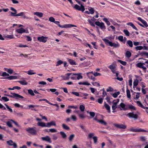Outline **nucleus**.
I'll list each match as a JSON object with an SVG mask.
<instances>
[{
    "label": "nucleus",
    "instance_id": "nucleus-29",
    "mask_svg": "<svg viewBox=\"0 0 148 148\" xmlns=\"http://www.w3.org/2000/svg\"><path fill=\"white\" fill-rule=\"evenodd\" d=\"M139 54L141 56H143V55H145L146 56H148V53L147 52L143 51L140 52L139 51Z\"/></svg>",
    "mask_w": 148,
    "mask_h": 148
},
{
    "label": "nucleus",
    "instance_id": "nucleus-49",
    "mask_svg": "<svg viewBox=\"0 0 148 148\" xmlns=\"http://www.w3.org/2000/svg\"><path fill=\"white\" fill-rule=\"evenodd\" d=\"M135 49L137 51L143 49V47L142 46H137L135 47Z\"/></svg>",
    "mask_w": 148,
    "mask_h": 148
},
{
    "label": "nucleus",
    "instance_id": "nucleus-62",
    "mask_svg": "<svg viewBox=\"0 0 148 148\" xmlns=\"http://www.w3.org/2000/svg\"><path fill=\"white\" fill-rule=\"evenodd\" d=\"M49 20L50 21L54 23L55 21V19L53 17H50L49 18Z\"/></svg>",
    "mask_w": 148,
    "mask_h": 148
},
{
    "label": "nucleus",
    "instance_id": "nucleus-11",
    "mask_svg": "<svg viewBox=\"0 0 148 148\" xmlns=\"http://www.w3.org/2000/svg\"><path fill=\"white\" fill-rule=\"evenodd\" d=\"M47 37H44L42 36L41 37H38L37 38L38 40L40 42H45L47 40Z\"/></svg>",
    "mask_w": 148,
    "mask_h": 148
},
{
    "label": "nucleus",
    "instance_id": "nucleus-21",
    "mask_svg": "<svg viewBox=\"0 0 148 148\" xmlns=\"http://www.w3.org/2000/svg\"><path fill=\"white\" fill-rule=\"evenodd\" d=\"M4 70L10 74H12L13 72V70L11 69H8L6 68H4Z\"/></svg>",
    "mask_w": 148,
    "mask_h": 148
},
{
    "label": "nucleus",
    "instance_id": "nucleus-2",
    "mask_svg": "<svg viewBox=\"0 0 148 148\" xmlns=\"http://www.w3.org/2000/svg\"><path fill=\"white\" fill-rule=\"evenodd\" d=\"M103 40L107 45H108L110 46L113 47L115 48L118 47L119 46V45L118 42L117 43L112 42L106 38Z\"/></svg>",
    "mask_w": 148,
    "mask_h": 148
},
{
    "label": "nucleus",
    "instance_id": "nucleus-16",
    "mask_svg": "<svg viewBox=\"0 0 148 148\" xmlns=\"http://www.w3.org/2000/svg\"><path fill=\"white\" fill-rule=\"evenodd\" d=\"M16 32L20 33V34H22L23 33H24L25 32V29H24L23 28H21L18 29H17L16 30Z\"/></svg>",
    "mask_w": 148,
    "mask_h": 148
},
{
    "label": "nucleus",
    "instance_id": "nucleus-13",
    "mask_svg": "<svg viewBox=\"0 0 148 148\" xmlns=\"http://www.w3.org/2000/svg\"><path fill=\"white\" fill-rule=\"evenodd\" d=\"M41 139L43 141H47L50 143H51V139L49 136H47L45 137H42L41 138Z\"/></svg>",
    "mask_w": 148,
    "mask_h": 148
},
{
    "label": "nucleus",
    "instance_id": "nucleus-1",
    "mask_svg": "<svg viewBox=\"0 0 148 148\" xmlns=\"http://www.w3.org/2000/svg\"><path fill=\"white\" fill-rule=\"evenodd\" d=\"M10 10L13 11L14 12L10 11L9 12V13H10L9 15L10 16L16 17L22 16L23 18L27 20H30L31 19L30 18L26 16L23 12H21L17 14V11L15 8L13 7H11Z\"/></svg>",
    "mask_w": 148,
    "mask_h": 148
},
{
    "label": "nucleus",
    "instance_id": "nucleus-41",
    "mask_svg": "<svg viewBox=\"0 0 148 148\" xmlns=\"http://www.w3.org/2000/svg\"><path fill=\"white\" fill-rule=\"evenodd\" d=\"M126 93L127 97L129 98H130L131 97V95L130 94V90L127 89L126 90Z\"/></svg>",
    "mask_w": 148,
    "mask_h": 148
},
{
    "label": "nucleus",
    "instance_id": "nucleus-54",
    "mask_svg": "<svg viewBox=\"0 0 148 148\" xmlns=\"http://www.w3.org/2000/svg\"><path fill=\"white\" fill-rule=\"evenodd\" d=\"M71 119L74 121H75L77 120L76 117L74 115H72L71 116Z\"/></svg>",
    "mask_w": 148,
    "mask_h": 148
},
{
    "label": "nucleus",
    "instance_id": "nucleus-23",
    "mask_svg": "<svg viewBox=\"0 0 148 148\" xmlns=\"http://www.w3.org/2000/svg\"><path fill=\"white\" fill-rule=\"evenodd\" d=\"M17 78V77L16 76H11L8 77H6L5 78L6 79H8L10 80L13 79H16Z\"/></svg>",
    "mask_w": 148,
    "mask_h": 148
},
{
    "label": "nucleus",
    "instance_id": "nucleus-5",
    "mask_svg": "<svg viewBox=\"0 0 148 148\" xmlns=\"http://www.w3.org/2000/svg\"><path fill=\"white\" fill-rule=\"evenodd\" d=\"M36 127H28L26 129V130L29 133L31 134L35 135L37 134L36 131Z\"/></svg>",
    "mask_w": 148,
    "mask_h": 148
},
{
    "label": "nucleus",
    "instance_id": "nucleus-9",
    "mask_svg": "<svg viewBox=\"0 0 148 148\" xmlns=\"http://www.w3.org/2000/svg\"><path fill=\"white\" fill-rule=\"evenodd\" d=\"M113 125L119 129H125L126 128V125L123 124L114 123Z\"/></svg>",
    "mask_w": 148,
    "mask_h": 148
},
{
    "label": "nucleus",
    "instance_id": "nucleus-10",
    "mask_svg": "<svg viewBox=\"0 0 148 148\" xmlns=\"http://www.w3.org/2000/svg\"><path fill=\"white\" fill-rule=\"evenodd\" d=\"M95 24L99 27L101 29H105L106 28L105 26L103 23H100L99 21H97L95 22Z\"/></svg>",
    "mask_w": 148,
    "mask_h": 148
},
{
    "label": "nucleus",
    "instance_id": "nucleus-40",
    "mask_svg": "<svg viewBox=\"0 0 148 148\" xmlns=\"http://www.w3.org/2000/svg\"><path fill=\"white\" fill-rule=\"evenodd\" d=\"M127 43L128 44L130 47H132L133 46V42L132 41L130 40H129L127 41Z\"/></svg>",
    "mask_w": 148,
    "mask_h": 148
},
{
    "label": "nucleus",
    "instance_id": "nucleus-7",
    "mask_svg": "<svg viewBox=\"0 0 148 148\" xmlns=\"http://www.w3.org/2000/svg\"><path fill=\"white\" fill-rule=\"evenodd\" d=\"M129 117L131 118H133L134 120H137L138 118V115L136 114H134V112H130L127 114Z\"/></svg>",
    "mask_w": 148,
    "mask_h": 148
},
{
    "label": "nucleus",
    "instance_id": "nucleus-35",
    "mask_svg": "<svg viewBox=\"0 0 148 148\" xmlns=\"http://www.w3.org/2000/svg\"><path fill=\"white\" fill-rule=\"evenodd\" d=\"M75 135L74 134H71L69 138V141H71L75 137Z\"/></svg>",
    "mask_w": 148,
    "mask_h": 148
},
{
    "label": "nucleus",
    "instance_id": "nucleus-45",
    "mask_svg": "<svg viewBox=\"0 0 148 148\" xmlns=\"http://www.w3.org/2000/svg\"><path fill=\"white\" fill-rule=\"evenodd\" d=\"M5 38H9L10 39H12L14 38L13 35H7L5 36Z\"/></svg>",
    "mask_w": 148,
    "mask_h": 148
},
{
    "label": "nucleus",
    "instance_id": "nucleus-14",
    "mask_svg": "<svg viewBox=\"0 0 148 148\" xmlns=\"http://www.w3.org/2000/svg\"><path fill=\"white\" fill-rule=\"evenodd\" d=\"M67 60L69 63L71 65H76L77 64L72 59L67 58Z\"/></svg>",
    "mask_w": 148,
    "mask_h": 148
},
{
    "label": "nucleus",
    "instance_id": "nucleus-51",
    "mask_svg": "<svg viewBox=\"0 0 148 148\" xmlns=\"http://www.w3.org/2000/svg\"><path fill=\"white\" fill-rule=\"evenodd\" d=\"M118 61L123 65H125L127 64V62H126L121 60H119Z\"/></svg>",
    "mask_w": 148,
    "mask_h": 148
},
{
    "label": "nucleus",
    "instance_id": "nucleus-59",
    "mask_svg": "<svg viewBox=\"0 0 148 148\" xmlns=\"http://www.w3.org/2000/svg\"><path fill=\"white\" fill-rule=\"evenodd\" d=\"M118 39L121 42H123V37L122 36H119L118 37Z\"/></svg>",
    "mask_w": 148,
    "mask_h": 148
},
{
    "label": "nucleus",
    "instance_id": "nucleus-31",
    "mask_svg": "<svg viewBox=\"0 0 148 148\" xmlns=\"http://www.w3.org/2000/svg\"><path fill=\"white\" fill-rule=\"evenodd\" d=\"M145 63L139 62L136 64V66L139 68H141L143 65H145Z\"/></svg>",
    "mask_w": 148,
    "mask_h": 148
},
{
    "label": "nucleus",
    "instance_id": "nucleus-6",
    "mask_svg": "<svg viewBox=\"0 0 148 148\" xmlns=\"http://www.w3.org/2000/svg\"><path fill=\"white\" fill-rule=\"evenodd\" d=\"M12 94V95H10L8 94H5L4 95L5 96H9L10 97H15L16 99H18L19 98L21 99H23L24 97L20 95L16 94L15 93H11Z\"/></svg>",
    "mask_w": 148,
    "mask_h": 148
},
{
    "label": "nucleus",
    "instance_id": "nucleus-60",
    "mask_svg": "<svg viewBox=\"0 0 148 148\" xmlns=\"http://www.w3.org/2000/svg\"><path fill=\"white\" fill-rule=\"evenodd\" d=\"M1 75L3 77H5L6 76H9V75L8 73H6V72H3V73Z\"/></svg>",
    "mask_w": 148,
    "mask_h": 148
},
{
    "label": "nucleus",
    "instance_id": "nucleus-27",
    "mask_svg": "<svg viewBox=\"0 0 148 148\" xmlns=\"http://www.w3.org/2000/svg\"><path fill=\"white\" fill-rule=\"evenodd\" d=\"M116 66L115 64H112L109 66V68L111 70L113 69L116 68Z\"/></svg>",
    "mask_w": 148,
    "mask_h": 148
},
{
    "label": "nucleus",
    "instance_id": "nucleus-12",
    "mask_svg": "<svg viewBox=\"0 0 148 148\" xmlns=\"http://www.w3.org/2000/svg\"><path fill=\"white\" fill-rule=\"evenodd\" d=\"M7 143L8 145L10 146H13L14 148H16L17 146L16 143H14L11 140L7 141Z\"/></svg>",
    "mask_w": 148,
    "mask_h": 148
},
{
    "label": "nucleus",
    "instance_id": "nucleus-63",
    "mask_svg": "<svg viewBox=\"0 0 148 148\" xmlns=\"http://www.w3.org/2000/svg\"><path fill=\"white\" fill-rule=\"evenodd\" d=\"M89 10L90 12V14H93L94 13V9L92 8H91Z\"/></svg>",
    "mask_w": 148,
    "mask_h": 148
},
{
    "label": "nucleus",
    "instance_id": "nucleus-19",
    "mask_svg": "<svg viewBox=\"0 0 148 148\" xmlns=\"http://www.w3.org/2000/svg\"><path fill=\"white\" fill-rule=\"evenodd\" d=\"M127 25H130L131 26L133 29L136 30H138V29L134 25V24L131 22H129L127 23Z\"/></svg>",
    "mask_w": 148,
    "mask_h": 148
},
{
    "label": "nucleus",
    "instance_id": "nucleus-34",
    "mask_svg": "<svg viewBox=\"0 0 148 148\" xmlns=\"http://www.w3.org/2000/svg\"><path fill=\"white\" fill-rule=\"evenodd\" d=\"M98 122L101 124H103L105 125H107V123L102 120H100L99 121H98Z\"/></svg>",
    "mask_w": 148,
    "mask_h": 148
},
{
    "label": "nucleus",
    "instance_id": "nucleus-18",
    "mask_svg": "<svg viewBox=\"0 0 148 148\" xmlns=\"http://www.w3.org/2000/svg\"><path fill=\"white\" fill-rule=\"evenodd\" d=\"M136 103L138 106L141 107L142 108L145 109H148V107H145L143 105L142 103L140 101H138L136 102Z\"/></svg>",
    "mask_w": 148,
    "mask_h": 148
},
{
    "label": "nucleus",
    "instance_id": "nucleus-47",
    "mask_svg": "<svg viewBox=\"0 0 148 148\" xmlns=\"http://www.w3.org/2000/svg\"><path fill=\"white\" fill-rule=\"evenodd\" d=\"M49 132L51 133L56 132H57V130L55 128H51L49 129Z\"/></svg>",
    "mask_w": 148,
    "mask_h": 148
},
{
    "label": "nucleus",
    "instance_id": "nucleus-8",
    "mask_svg": "<svg viewBox=\"0 0 148 148\" xmlns=\"http://www.w3.org/2000/svg\"><path fill=\"white\" fill-rule=\"evenodd\" d=\"M74 8L76 10L79 11H81L82 12L85 10L84 7L82 4L81 5V6H79L77 4H76Z\"/></svg>",
    "mask_w": 148,
    "mask_h": 148
},
{
    "label": "nucleus",
    "instance_id": "nucleus-42",
    "mask_svg": "<svg viewBox=\"0 0 148 148\" xmlns=\"http://www.w3.org/2000/svg\"><path fill=\"white\" fill-rule=\"evenodd\" d=\"M120 93L119 92H117L113 93L112 95L113 97L116 98L118 96V95H119Z\"/></svg>",
    "mask_w": 148,
    "mask_h": 148
},
{
    "label": "nucleus",
    "instance_id": "nucleus-61",
    "mask_svg": "<svg viewBox=\"0 0 148 148\" xmlns=\"http://www.w3.org/2000/svg\"><path fill=\"white\" fill-rule=\"evenodd\" d=\"M63 63V62L61 60H59L57 62V64H56V66H59V65H60Z\"/></svg>",
    "mask_w": 148,
    "mask_h": 148
},
{
    "label": "nucleus",
    "instance_id": "nucleus-33",
    "mask_svg": "<svg viewBox=\"0 0 148 148\" xmlns=\"http://www.w3.org/2000/svg\"><path fill=\"white\" fill-rule=\"evenodd\" d=\"M73 75H77L78 76L77 77V79L78 80L82 79L83 78V76L82 75H80V74L73 73Z\"/></svg>",
    "mask_w": 148,
    "mask_h": 148
},
{
    "label": "nucleus",
    "instance_id": "nucleus-46",
    "mask_svg": "<svg viewBox=\"0 0 148 148\" xmlns=\"http://www.w3.org/2000/svg\"><path fill=\"white\" fill-rule=\"evenodd\" d=\"M88 21L90 25L92 26L95 27V25L93 23L92 21L90 19H88Z\"/></svg>",
    "mask_w": 148,
    "mask_h": 148
},
{
    "label": "nucleus",
    "instance_id": "nucleus-53",
    "mask_svg": "<svg viewBox=\"0 0 148 148\" xmlns=\"http://www.w3.org/2000/svg\"><path fill=\"white\" fill-rule=\"evenodd\" d=\"M39 100H40V101L45 100V101L47 103H48V104H50L51 105L53 106V105H54V104L49 102L48 100H47V99H40Z\"/></svg>",
    "mask_w": 148,
    "mask_h": 148
},
{
    "label": "nucleus",
    "instance_id": "nucleus-4",
    "mask_svg": "<svg viewBox=\"0 0 148 148\" xmlns=\"http://www.w3.org/2000/svg\"><path fill=\"white\" fill-rule=\"evenodd\" d=\"M130 131L136 132H147V131L144 129L132 127L130 129Z\"/></svg>",
    "mask_w": 148,
    "mask_h": 148
},
{
    "label": "nucleus",
    "instance_id": "nucleus-30",
    "mask_svg": "<svg viewBox=\"0 0 148 148\" xmlns=\"http://www.w3.org/2000/svg\"><path fill=\"white\" fill-rule=\"evenodd\" d=\"M18 82L22 85H26L27 83L25 80L18 81Z\"/></svg>",
    "mask_w": 148,
    "mask_h": 148
},
{
    "label": "nucleus",
    "instance_id": "nucleus-32",
    "mask_svg": "<svg viewBox=\"0 0 148 148\" xmlns=\"http://www.w3.org/2000/svg\"><path fill=\"white\" fill-rule=\"evenodd\" d=\"M131 56V53L129 51H127L125 53V56L128 58H130Z\"/></svg>",
    "mask_w": 148,
    "mask_h": 148
},
{
    "label": "nucleus",
    "instance_id": "nucleus-37",
    "mask_svg": "<svg viewBox=\"0 0 148 148\" xmlns=\"http://www.w3.org/2000/svg\"><path fill=\"white\" fill-rule=\"evenodd\" d=\"M78 115L79 118L81 119H83L85 118V116H84V114H80L79 113L78 114Z\"/></svg>",
    "mask_w": 148,
    "mask_h": 148
},
{
    "label": "nucleus",
    "instance_id": "nucleus-55",
    "mask_svg": "<svg viewBox=\"0 0 148 148\" xmlns=\"http://www.w3.org/2000/svg\"><path fill=\"white\" fill-rule=\"evenodd\" d=\"M11 121L10 120L9 121H8L6 123V124H7V125L9 127H12V125L11 124Z\"/></svg>",
    "mask_w": 148,
    "mask_h": 148
},
{
    "label": "nucleus",
    "instance_id": "nucleus-3",
    "mask_svg": "<svg viewBox=\"0 0 148 148\" xmlns=\"http://www.w3.org/2000/svg\"><path fill=\"white\" fill-rule=\"evenodd\" d=\"M54 23L58 25L59 27L62 28H67L72 27H77V26L75 25L71 24H65L63 25H60V22L58 21H55Z\"/></svg>",
    "mask_w": 148,
    "mask_h": 148
},
{
    "label": "nucleus",
    "instance_id": "nucleus-43",
    "mask_svg": "<svg viewBox=\"0 0 148 148\" xmlns=\"http://www.w3.org/2000/svg\"><path fill=\"white\" fill-rule=\"evenodd\" d=\"M103 20L108 25H110V22L106 18H103Z\"/></svg>",
    "mask_w": 148,
    "mask_h": 148
},
{
    "label": "nucleus",
    "instance_id": "nucleus-25",
    "mask_svg": "<svg viewBox=\"0 0 148 148\" xmlns=\"http://www.w3.org/2000/svg\"><path fill=\"white\" fill-rule=\"evenodd\" d=\"M104 106L106 108V110H108V112H110V106H109L108 104H106V102L104 103Z\"/></svg>",
    "mask_w": 148,
    "mask_h": 148
},
{
    "label": "nucleus",
    "instance_id": "nucleus-58",
    "mask_svg": "<svg viewBox=\"0 0 148 148\" xmlns=\"http://www.w3.org/2000/svg\"><path fill=\"white\" fill-rule=\"evenodd\" d=\"M52 139L53 140H55L58 139L57 136L55 134H53L52 135Z\"/></svg>",
    "mask_w": 148,
    "mask_h": 148
},
{
    "label": "nucleus",
    "instance_id": "nucleus-56",
    "mask_svg": "<svg viewBox=\"0 0 148 148\" xmlns=\"http://www.w3.org/2000/svg\"><path fill=\"white\" fill-rule=\"evenodd\" d=\"M10 121L13 122L15 124V125L17 126L18 127H21L15 121L12 119L10 120Z\"/></svg>",
    "mask_w": 148,
    "mask_h": 148
},
{
    "label": "nucleus",
    "instance_id": "nucleus-20",
    "mask_svg": "<svg viewBox=\"0 0 148 148\" xmlns=\"http://www.w3.org/2000/svg\"><path fill=\"white\" fill-rule=\"evenodd\" d=\"M37 125L39 126H40L41 127H46L47 125H46L45 123L42 122H38L37 123Z\"/></svg>",
    "mask_w": 148,
    "mask_h": 148
},
{
    "label": "nucleus",
    "instance_id": "nucleus-44",
    "mask_svg": "<svg viewBox=\"0 0 148 148\" xmlns=\"http://www.w3.org/2000/svg\"><path fill=\"white\" fill-rule=\"evenodd\" d=\"M4 105L6 106V108H7L9 111L11 112H13L12 110L7 105L5 104Z\"/></svg>",
    "mask_w": 148,
    "mask_h": 148
},
{
    "label": "nucleus",
    "instance_id": "nucleus-24",
    "mask_svg": "<svg viewBox=\"0 0 148 148\" xmlns=\"http://www.w3.org/2000/svg\"><path fill=\"white\" fill-rule=\"evenodd\" d=\"M63 128L65 130H70V127L67 125L65 124H63L62 125Z\"/></svg>",
    "mask_w": 148,
    "mask_h": 148
},
{
    "label": "nucleus",
    "instance_id": "nucleus-22",
    "mask_svg": "<svg viewBox=\"0 0 148 148\" xmlns=\"http://www.w3.org/2000/svg\"><path fill=\"white\" fill-rule=\"evenodd\" d=\"M120 106L122 108L121 109V110H127L126 108H125V105L123 103H121L120 105Z\"/></svg>",
    "mask_w": 148,
    "mask_h": 148
},
{
    "label": "nucleus",
    "instance_id": "nucleus-17",
    "mask_svg": "<svg viewBox=\"0 0 148 148\" xmlns=\"http://www.w3.org/2000/svg\"><path fill=\"white\" fill-rule=\"evenodd\" d=\"M34 14L40 17H42L43 15V14L42 12H34Z\"/></svg>",
    "mask_w": 148,
    "mask_h": 148
},
{
    "label": "nucleus",
    "instance_id": "nucleus-39",
    "mask_svg": "<svg viewBox=\"0 0 148 148\" xmlns=\"http://www.w3.org/2000/svg\"><path fill=\"white\" fill-rule=\"evenodd\" d=\"M27 91L28 93L32 96H33L35 95V94L32 90L31 89H29Z\"/></svg>",
    "mask_w": 148,
    "mask_h": 148
},
{
    "label": "nucleus",
    "instance_id": "nucleus-57",
    "mask_svg": "<svg viewBox=\"0 0 148 148\" xmlns=\"http://www.w3.org/2000/svg\"><path fill=\"white\" fill-rule=\"evenodd\" d=\"M91 73H93V75L95 77L97 76H100L101 75V74L100 73H97V72H94V73H93V72H92Z\"/></svg>",
    "mask_w": 148,
    "mask_h": 148
},
{
    "label": "nucleus",
    "instance_id": "nucleus-64",
    "mask_svg": "<svg viewBox=\"0 0 148 148\" xmlns=\"http://www.w3.org/2000/svg\"><path fill=\"white\" fill-rule=\"evenodd\" d=\"M89 114L90 116L92 117H93L95 115V113L94 112H89Z\"/></svg>",
    "mask_w": 148,
    "mask_h": 148
},
{
    "label": "nucleus",
    "instance_id": "nucleus-48",
    "mask_svg": "<svg viewBox=\"0 0 148 148\" xmlns=\"http://www.w3.org/2000/svg\"><path fill=\"white\" fill-rule=\"evenodd\" d=\"M85 108V107L83 105H81L79 106V109L82 112L84 111Z\"/></svg>",
    "mask_w": 148,
    "mask_h": 148
},
{
    "label": "nucleus",
    "instance_id": "nucleus-26",
    "mask_svg": "<svg viewBox=\"0 0 148 148\" xmlns=\"http://www.w3.org/2000/svg\"><path fill=\"white\" fill-rule=\"evenodd\" d=\"M60 134L63 138H65L67 137L66 134L64 132H60Z\"/></svg>",
    "mask_w": 148,
    "mask_h": 148
},
{
    "label": "nucleus",
    "instance_id": "nucleus-52",
    "mask_svg": "<svg viewBox=\"0 0 148 148\" xmlns=\"http://www.w3.org/2000/svg\"><path fill=\"white\" fill-rule=\"evenodd\" d=\"M142 23L144 25V27H148V25L147 22L144 20L142 22Z\"/></svg>",
    "mask_w": 148,
    "mask_h": 148
},
{
    "label": "nucleus",
    "instance_id": "nucleus-36",
    "mask_svg": "<svg viewBox=\"0 0 148 148\" xmlns=\"http://www.w3.org/2000/svg\"><path fill=\"white\" fill-rule=\"evenodd\" d=\"M27 73L29 75H32L35 74V73L33 72V71L32 70H29L27 72Z\"/></svg>",
    "mask_w": 148,
    "mask_h": 148
},
{
    "label": "nucleus",
    "instance_id": "nucleus-50",
    "mask_svg": "<svg viewBox=\"0 0 148 148\" xmlns=\"http://www.w3.org/2000/svg\"><path fill=\"white\" fill-rule=\"evenodd\" d=\"M123 32L124 33L125 35L127 36H129L130 33L128 31L127 29H124L123 30Z\"/></svg>",
    "mask_w": 148,
    "mask_h": 148
},
{
    "label": "nucleus",
    "instance_id": "nucleus-38",
    "mask_svg": "<svg viewBox=\"0 0 148 148\" xmlns=\"http://www.w3.org/2000/svg\"><path fill=\"white\" fill-rule=\"evenodd\" d=\"M2 100H3L5 102L8 101L9 100V99L5 97H2L1 99H0L1 101H2Z\"/></svg>",
    "mask_w": 148,
    "mask_h": 148
},
{
    "label": "nucleus",
    "instance_id": "nucleus-15",
    "mask_svg": "<svg viewBox=\"0 0 148 148\" xmlns=\"http://www.w3.org/2000/svg\"><path fill=\"white\" fill-rule=\"evenodd\" d=\"M56 123L54 121H52L50 122L47 123V127H50L51 125L56 126Z\"/></svg>",
    "mask_w": 148,
    "mask_h": 148
},
{
    "label": "nucleus",
    "instance_id": "nucleus-28",
    "mask_svg": "<svg viewBox=\"0 0 148 148\" xmlns=\"http://www.w3.org/2000/svg\"><path fill=\"white\" fill-rule=\"evenodd\" d=\"M138 79H136L134 80L133 82V88H134V87L136 86L138 84Z\"/></svg>",
    "mask_w": 148,
    "mask_h": 148
}]
</instances>
